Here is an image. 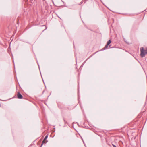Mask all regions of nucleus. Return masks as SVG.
Segmentation results:
<instances>
[{"instance_id":"1","label":"nucleus","mask_w":147,"mask_h":147,"mask_svg":"<svg viewBox=\"0 0 147 147\" xmlns=\"http://www.w3.org/2000/svg\"><path fill=\"white\" fill-rule=\"evenodd\" d=\"M141 53L140 55L142 57H144L145 55L147 54V49L146 50L144 49L143 47H142L140 49Z\"/></svg>"},{"instance_id":"2","label":"nucleus","mask_w":147,"mask_h":147,"mask_svg":"<svg viewBox=\"0 0 147 147\" xmlns=\"http://www.w3.org/2000/svg\"><path fill=\"white\" fill-rule=\"evenodd\" d=\"M110 44V39L108 41L107 45H105V47L103 49H102L101 50H103L106 49L107 48L108 46Z\"/></svg>"},{"instance_id":"3","label":"nucleus","mask_w":147,"mask_h":147,"mask_svg":"<svg viewBox=\"0 0 147 147\" xmlns=\"http://www.w3.org/2000/svg\"><path fill=\"white\" fill-rule=\"evenodd\" d=\"M17 96L18 98L19 99H22L23 98L22 96L19 92L18 93Z\"/></svg>"},{"instance_id":"4","label":"nucleus","mask_w":147,"mask_h":147,"mask_svg":"<svg viewBox=\"0 0 147 147\" xmlns=\"http://www.w3.org/2000/svg\"><path fill=\"white\" fill-rule=\"evenodd\" d=\"M45 140H43V141H42V142L41 146H42V145H43V144H44V143H45Z\"/></svg>"},{"instance_id":"5","label":"nucleus","mask_w":147,"mask_h":147,"mask_svg":"<svg viewBox=\"0 0 147 147\" xmlns=\"http://www.w3.org/2000/svg\"><path fill=\"white\" fill-rule=\"evenodd\" d=\"M48 135H47L45 137L44 139V140H46L47 139V138H48Z\"/></svg>"},{"instance_id":"6","label":"nucleus","mask_w":147,"mask_h":147,"mask_svg":"<svg viewBox=\"0 0 147 147\" xmlns=\"http://www.w3.org/2000/svg\"><path fill=\"white\" fill-rule=\"evenodd\" d=\"M112 145L113 147H117L115 145H114L113 144H112Z\"/></svg>"},{"instance_id":"7","label":"nucleus","mask_w":147,"mask_h":147,"mask_svg":"<svg viewBox=\"0 0 147 147\" xmlns=\"http://www.w3.org/2000/svg\"><path fill=\"white\" fill-rule=\"evenodd\" d=\"M106 141H107V143L109 145V144H108V141H107V140H106Z\"/></svg>"},{"instance_id":"8","label":"nucleus","mask_w":147,"mask_h":147,"mask_svg":"<svg viewBox=\"0 0 147 147\" xmlns=\"http://www.w3.org/2000/svg\"><path fill=\"white\" fill-rule=\"evenodd\" d=\"M48 142V141H46V142Z\"/></svg>"}]
</instances>
